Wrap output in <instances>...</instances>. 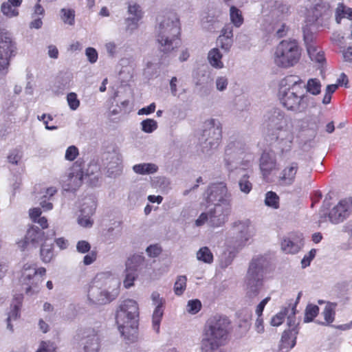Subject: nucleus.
<instances>
[{"instance_id":"obj_61","label":"nucleus","mask_w":352,"mask_h":352,"mask_svg":"<svg viewBox=\"0 0 352 352\" xmlns=\"http://www.w3.org/2000/svg\"><path fill=\"white\" fill-rule=\"evenodd\" d=\"M228 85V79L226 77H218L216 80L217 89L219 91H223Z\"/></svg>"},{"instance_id":"obj_55","label":"nucleus","mask_w":352,"mask_h":352,"mask_svg":"<svg viewBox=\"0 0 352 352\" xmlns=\"http://www.w3.org/2000/svg\"><path fill=\"white\" fill-rule=\"evenodd\" d=\"M232 36V30L230 26L224 28L221 30V34L219 35L218 41L223 43L224 40L230 38Z\"/></svg>"},{"instance_id":"obj_13","label":"nucleus","mask_w":352,"mask_h":352,"mask_svg":"<svg viewBox=\"0 0 352 352\" xmlns=\"http://www.w3.org/2000/svg\"><path fill=\"white\" fill-rule=\"evenodd\" d=\"M47 240L45 232L37 226H30L28 229L24 239L18 242L19 246L24 250L28 245H36L40 243H44Z\"/></svg>"},{"instance_id":"obj_37","label":"nucleus","mask_w":352,"mask_h":352,"mask_svg":"<svg viewBox=\"0 0 352 352\" xmlns=\"http://www.w3.org/2000/svg\"><path fill=\"white\" fill-rule=\"evenodd\" d=\"M265 203L267 206L277 209L279 207V197L276 192L269 191L265 195Z\"/></svg>"},{"instance_id":"obj_59","label":"nucleus","mask_w":352,"mask_h":352,"mask_svg":"<svg viewBox=\"0 0 352 352\" xmlns=\"http://www.w3.org/2000/svg\"><path fill=\"white\" fill-rule=\"evenodd\" d=\"M270 300V297L267 296L263 299L260 303L257 305L256 308V314L257 316H263V311L264 310V308L266 305V304Z\"/></svg>"},{"instance_id":"obj_40","label":"nucleus","mask_w":352,"mask_h":352,"mask_svg":"<svg viewBox=\"0 0 352 352\" xmlns=\"http://www.w3.org/2000/svg\"><path fill=\"white\" fill-rule=\"evenodd\" d=\"M248 175H244L239 181V188L241 192L248 194L252 189V184L249 179Z\"/></svg>"},{"instance_id":"obj_9","label":"nucleus","mask_w":352,"mask_h":352,"mask_svg":"<svg viewBox=\"0 0 352 352\" xmlns=\"http://www.w3.org/2000/svg\"><path fill=\"white\" fill-rule=\"evenodd\" d=\"M77 340L82 346L83 352H98L100 350V338L94 329H80L77 333Z\"/></svg>"},{"instance_id":"obj_44","label":"nucleus","mask_w":352,"mask_h":352,"mask_svg":"<svg viewBox=\"0 0 352 352\" xmlns=\"http://www.w3.org/2000/svg\"><path fill=\"white\" fill-rule=\"evenodd\" d=\"M142 130L145 133H152L157 128V123L153 119L147 118L141 122Z\"/></svg>"},{"instance_id":"obj_42","label":"nucleus","mask_w":352,"mask_h":352,"mask_svg":"<svg viewBox=\"0 0 352 352\" xmlns=\"http://www.w3.org/2000/svg\"><path fill=\"white\" fill-rule=\"evenodd\" d=\"M126 275L123 281V284L125 288L128 289L134 285V281L138 277L137 272L133 270H128L126 267L125 270Z\"/></svg>"},{"instance_id":"obj_4","label":"nucleus","mask_w":352,"mask_h":352,"mask_svg":"<svg viewBox=\"0 0 352 352\" xmlns=\"http://www.w3.org/2000/svg\"><path fill=\"white\" fill-rule=\"evenodd\" d=\"M294 78V76H289L281 80L278 98L287 110L299 111L307 96L302 82Z\"/></svg>"},{"instance_id":"obj_25","label":"nucleus","mask_w":352,"mask_h":352,"mask_svg":"<svg viewBox=\"0 0 352 352\" xmlns=\"http://www.w3.org/2000/svg\"><path fill=\"white\" fill-rule=\"evenodd\" d=\"M126 14L127 16L142 21L144 15V12L138 3L134 1H130L126 3Z\"/></svg>"},{"instance_id":"obj_12","label":"nucleus","mask_w":352,"mask_h":352,"mask_svg":"<svg viewBox=\"0 0 352 352\" xmlns=\"http://www.w3.org/2000/svg\"><path fill=\"white\" fill-rule=\"evenodd\" d=\"M231 212L230 204L217 206L209 211V225L213 228L221 227L228 221Z\"/></svg>"},{"instance_id":"obj_46","label":"nucleus","mask_w":352,"mask_h":352,"mask_svg":"<svg viewBox=\"0 0 352 352\" xmlns=\"http://www.w3.org/2000/svg\"><path fill=\"white\" fill-rule=\"evenodd\" d=\"M201 309V302L198 299L190 300L188 302L187 311L191 314H196Z\"/></svg>"},{"instance_id":"obj_36","label":"nucleus","mask_w":352,"mask_h":352,"mask_svg":"<svg viewBox=\"0 0 352 352\" xmlns=\"http://www.w3.org/2000/svg\"><path fill=\"white\" fill-rule=\"evenodd\" d=\"M16 8L17 7L13 6L12 3L8 1L1 5V10L5 16L12 18L16 16L19 14Z\"/></svg>"},{"instance_id":"obj_27","label":"nucleus","mask_w":352,"mask_h":352,"mask_svg":"<svg viewBox=\"0 0 352 352\" xmlns=\"http://www.w3.org/2000/svg\"><path fill=\"white\" fill-rule=\"evenodd\" d=\"M222 54L219 50L217 47L212 49L208 55V59L210 64L215 68L221 69L223 67L221 61Z\"/></svg>"},{"instance_id":"obj_6","label":"nucleus","mask_w":352,"mask_h":352,"mask_svg":"<svg viewBox=\"0 0 352 352\" xmlns=\"http://www.w3.org/2000/svg\"><path fill=\"white\" fill-rule=\"evenodd\" d=\"M300 56L299 45H277L274 52V62L278 67L287 68L296 65Z\"/></svg>"},{"instance_id":"obj_28","label":"nucleus","mask_w":352,"mask_h":352,"mask_svg":"<svg viewBox=\"0 0 352 352\" xmlns=\"http://www.w3.org/2000/svg\"><path fill=\"white\" fill-rule=\"evenodd\" d=\"M281 249L287 254H296L300 250V245L290 238H285L281 242Z\"/></svg>"},{"instance_id":"obj_19","label":"nucleus","mask_w":352,"mask_h":352,"mask_svg":"<svg viewBox=\"0 0 352 352\" xmlns=\"http://www.w3.org/2000/svg\"><path fill=\"white\" fill-rule=\"evenodd\" d=\"M328 8L322 4H317L313 8L309 10L306 18V22L310 25H319L320 18L323 16H329Z\"/></svg>"},{"instance_id":"obj_31","label":"nucleus","mask_w":352,"mask_h":352,"mask_svg":"<svg viewBox=\"0 0 352 352\" xmlns=\"http://www.w3.org/2000/svg\"><path fill=\"white\" fill-rule=\"evenodd\" d=\"M41 258L43 262L50 263L54 256L53 244L43 243L40 251Z\"/></svg>"},{"instance_id":"obj_20","label":"nucleus","mask_w":352,"mask_h":352,"mask_svg":"<svg viewBox=\"0 0 352 352\" xmlns=\"http://www.w3.org/2000/svg\"><path fill=\"white\" fill-rule=\"evenodd\" d=\"M82 172L76 170L71 172L64 181V188L67 191L76 190L82 183Z\"/></svg>"},{"instance_id":"obj_60","label":"nucleus","mask_w":352,"mask_h":352,"mask_svg":"<svg viewBox=\"0 0 352 352\" xmlns=\"http://www.w3.org/2000/svg\"><path fill=\"white\" fill-rule=\"evenodd\" d=\"M41 213L42 211L39 208H33L29 210V216L32 222H36L38 218L41 217Z\"/></svg>"},{"instance_id":"obj_54","label":"nucleus","mask_w":352,"mask_h":352,"mask_svg":"<svg viewBox=\"0 0 352 352\" xmlns=\"http://www.w3.org/2000/svg\"><path fill=\"white\" fill-rule=\"evenodd\" d=\"M12 41L11 33L5 30H0V44H11Z\"/></svg>"},{"instance_id":"obj_58","label":"nucleus","mask_w":352,"mask_h":352,"mask_svg":"<svg viewBox=\"0 0 352 352\" xmlns=\"http://www.w3.org/2000/svg\"><path fill=\"white\" fill-rule=\"evenodd\" d=\"M97 251L92 250L89 252L87 254L84 256L83 263L85 265H89L93 263L97 258Z\"/></svg>"},{"instance_id":"obj_10","label":"nucleus","mask_w":352,"mask_h":352,"mask_svg":"<svg viewBox=\"0 0 352 352\" xmlns=\"http://www.w3.org/2000/svg\"><path fill=\"white\" fill-rule=\"evenodd\" d=\"M263 278V267L262 258H257L252 259L250 264L247 274V281L252 291L256 295L258 293V287L262 285Z\"/></svg>"},{"instance_id":"obj_22","label":"nucleus","mask_w":352,"mask_h":352,"mask_svg":"<svg viewBox=\"0 0 352 352\" xmlns=\"http://www.w3.org/2000/svg\"><path fill=\"white\" fill-rule=\"evenodd\" d=\"M283 133V138L280 139L279 136H278L276 138V147L281 154L287 153L292 149L293 142V135L290 132L284 131Z\"/></svg>"},{"instance_id":"obj_49","label":"nucleus","mask_w":352,"mask_h":352,"mask_svg":"<svg viewBox=\"0 0 352 352\" xmlns=\"http://www.w3.org/2000/svg\"><path fill=\"white\" fill-rule=\"evenodd\" d=\"M324 318L327 324L333 322L335 319V311L331 305H327L322 312Z\"/></svg>"},{"instance_id":"obj_33","label":"nucleus","mask_w":352,"mask_h":352,"mask_svg":"<svg viewBox=\"0 0 352 352\" xmlns=\"http://www.w3.org/2000/svg\"><path fill=\"white\" fill-rule=\"evenodd\" d=\"M60 17L64 23L73 25L75 23V11L72 8H62L60 10Z\"/></svg>"},{"instance_id":"obj_56","label":"nucleus","mask_w":352,"mask_h":352,"mask_svg":"<svg viewBox=\"0 0 352 352\" xmlns=\"http://www.w3.org/2000/svg\"><path fill=\"white\" fill-rule=\"evenodd\" d=\"M146 252L148 254V256L151 257H156L161 254L162 248L160 245L157 244L151 245L146 248Z\"/></svg>"},{"instance_id":"obj_47","label":"nucleus","mask_w":352,"mask_h":352,"mask_svg":"<svg viewBox=\"0 0 352 352\" xmlns=\"http://www.w3.org/2000/svg\"><path fill=\"white\" fill-rule=\"evenodd\" d=\"M67 100L71 109L76 110L78 108L80 105V101L78 99L76 93L71 92L68 94L67 96Z\"/></svg>"},{"instance_id":"obj_1","label":"nucleus","mask_w":352,"mask_h":352,"mask_svg":"<svg viewBox=\"0 0 352 352\" xmlns=\"http://www.w3.org/2000/svg\"><path fill=\"white\" fill-rule=\"evenodd\" d=\"M232 330V322L228 316L217 314L210 317L204 327L201 352H214L225 346Z\"/></svg>"},{"instance_id":"obj_43","label":"nucleus","mask_w":352,"mask_h":352,"mask_svg":"<svg viewBox=\"0 0 352 352\" xmlns=\"http://www.w3.org/2000/svg\"><path fill=\"white\" fill-rule=\"evenodd\" d=\"M321 85L316 78L309 79L307 85V90L313 95H318L320 92Z\"/></svg>"},{"instance_id":"obj_35","label":"nucleus","mask_w":352,"mask_h":352,"mask_svg":"<svg viewBox=\"0 0 352 352\" xmlns=\"http://www.w3.org/2000/svg\"><path fill=\"white\" fill-rule=\"evenodd\" d=\"M23 157V151L21 148H15L12 149L8 157V162L14 165H18Z\"/></svg>"},{"instance_id":"obj_51","label":"nucleus","mask_w":352,"mask_h":352,"mask_svg":"<svg viewBox=\"0 0 352 352\" xmlns=\"http://www.w3.org/2000/svg\"><path fill=\"white\" fill-rule=\"evenodd\" d=\"M78 155V149L75 146H69L65 152V159L68 161H74Z\"/></svg>"},{"instance_id":"obj_3","label":"nucleus","mask_w":352,"mask_h":352,"mask_svg":"<svg viewBox=\"0 0 352 352\" xmlns=\"http://www.w3.org/2000/svg\"><path fill=\"white\" fill-rule=\"evenodd\" d=\"M181 23L177 13L165 12L157 16L155 36L158 44H173L180 41Z\"/></svg>"},{"instance_id":"obj_41","label":"nucleus","mask_w":352,"mask_h":352,"mask_svg":"<svg viewBox=\"0 0 352 352\" xmlns=\"http://www.w3.org/2000/svg\"><path fill=\"white\" fill-rule=\"evenodd\" d=\"M141 21L127 16L124 19L125 30L130 34L138 30Z\"/></svg>"},{"instance_id":"obj_32","label":"nucleus","mask_w":352,"mask_h":352,"mask_svg":"<svg viewBox=\"0 0 352 352\" xmlns=\"http://www.w3.org/2000/svg\"><path fill=\"white\" fill-rule=\"evenodd\" d=\"M230 18L232 24L236 28H239L243 23L242 12L234 6L230 8Z\"/></svg>"},{"instance_id":"obj_26","label":"nucleus","mask_w":352,"mask_h":352,"mask_svg":"<svg viewBox=\"0 0 352 352\" xmlns=\"http://www.w3.org/2000/svg\"><path fill=\"white\" fill-rule=\"evenodd\" d=\"M145 259L142 255L135 254L129 257L126 262L128 270L138 272L144 265Z\"/></svg>"},{"instance_id":"obj_11","label":"nucleus","mask_w":352,"mask_h":352,"mask_svg":"<svg viewBox=\"0 0 352 352\" xmlns=\"http://www.w3.org/2000/svg\"><path fill=\"white\" fill-rule=\"evenodd\" d=\"M118 295L119 289L118 288L108 292L94 285L89 286L87 293L89 300L95 305L108 304L115 300Z\"/></svg>"},{"instance_id":"obj_21","label":"nucleus","mask_w":352,"mask_h":352,"mask_svg":"<svg viewBox=\"0 0 352 352\" xmlns=\"http://www.w3.org/2000/svg\"><path fill=\"white\" fill-rule=\"evenodd\" d=\"M15 45H0V72H7L10 58L14 56Z\"/></svg>"},{"instance_id":"obj_5","label":"nucleus","mask_w":352,"mask_h":352,"mask_svg":"<svg viewBox=\"0 0 352 352\" xmlns=\"http://www.w3.org/2000/svg\"><path fill=\"white\" fill-rule=\"evenodd\" d=\"M46 270L45 267L36 268V263H25L21 270V275L19 282L24 287L23 289L27 294L37 292L39 283L42 282V279L36 277V275L41 277L45 275Z\"/></svg>"},{"instance_id":"obj_14","label":"nucleus","mask_w":352,"mask_h":352,"mask_svg":"<svg viewBox=\"0 0 352 352\" xmlns=\"http://www.w3.org/2000/svg\"><path fill=\"white\" fill-rule=\"evenodd\" d=\"M151 298L153 305H155L152 316L153 328L158 333L160 331V322L164 315L166 300L160 297V294L157 292H153L151 294Z\"/></svg>"},{"instance_id":"obj_16","label":"nucleus","mask_w":352,"mask_h":352,"mask_svg":"<svg viewBox=\"0 0 352 352\" xmlns=\"http://www.w3.org/2000/svg\"><path fill=\"white\" fill-rule=\"evenodd\" d=\"M298 168V164L295 162L289 163L285 166L278 177L279 185L283 186L292 185L295 182Z\"/></svg>"},{"instance_id":"obj_15","label":"nucleus","mask_w":352,"mask_h":352,"mask_svg":"<svg viewBox=\"0 0 352 352\" xmlns=\"http://www.w3.org/2000/svg\"><path fill=\"white\" fill-rule=\"evenodd\" d=\"M298 331L296 327L285 330L281 335L277 352H289L296 344Z\"/></svg>"},{"instance_id":"obj_63","label":"nucleus","mask_w":352,"mask_h":352,"mask_svg":"<svg viewBox=\"0 0 352 352\" xmlns=\"http://www.w3.org/2000/svg\"><path fill=\"white\" fill-rule=\"evenodd\" d=\"M206 222L209 223V212H202L197 218V219L195 221V225L197 226H203Z\"/></svg>"},{"instance_id":"obj_52","label":"nucleus","mask_w":352,"mask_h":352,"mask_svg":"<svg viewBox=\"0 0 352 352\" xmlns=\"http://www.w3.org/2000/svg\"><path fill=\"white\" fill-rule=\"evenodd\" d=\"M76 250L79 253L85 254L90 251V243L84 240L79 241L76 244Z\"/></svg>"},{"instance_id":"obj_62","label":"nucleus","mask_w":352,"mask_h":352,"mask_svg":"<svg viewBox=\"0 0 352 352\" xmlns=\"http://www.w3.org/2000/svg\"><path fill=\"white\" fill-rule=\"evenodd\" d=\"M155 104L154 102L151 103L147 107H143L139 109L138 114V115H148L153 113L155 111Z\"/></svg>"},{"instance_id":"obj_38","label":"nucleus","mask_w":352,"mask_h":352,"mask_svg":"<svg viewBox=\"0 0 352 352\" xmlns=\"http://www.w3.org/2000/svg\"><path fill=\"white\" fill-rule=\"evenodd\" d=\"M319 307L316 305L309 304L307 306L305 314V322H311L318 314Z\"/></svg>"},{"instance_id":"obj_29","label":"nucleus","mask_w":352,"mask_h":352,"mask_svg":"<svg viewBox=\"0 0 352 352\" xmlns=\"http://www.w3.org/2000/svg\"><path fill=\"white\" fill-rule=\"evenodd\" d=\"M133 170L137 174L146 175L157 172L158 167L155 164L143 163L134 165L133 166Z\"/></svg>"},{"instance_id":"obj_48","label":"nucleus","mask_w":352,"mask_h":352,"mask_svg":"<svg viewBox=\"0 0 352 352\" xmlns=\"http://www.w3.org/2000/svg\"><path fill=\"white\" fill-rule=\"evenodd\" d=\"M309 25H310L307 23L306 27L303 28V38L305 44H310L311 43L314 42L315 38V34L311 28L309 27Z\"/></svg>"},{"instance_id":"obj_30","label":"nucleus","mask_w":352,"mask_h":352,"mask_svg":"<svg viewBox=\"0 0 352 352\" xmlns=\"http://www.w3.org/2000/svg\"><path fill=\"white\" fill-rule=\"evenodd\" d=\"M343 18H346L350 20L352 19V8L345 6L343 3H338L336 12V20L338 23Z\"/></svg>"},{"instance_id":"obj_39","label":"nucleus","mask_w":352,"mask_h":352,"mask_svg":"<svg viewBox=\"0 0 352 352\" xmlns=\"http://www.w3.org/2000/svg\"><path fill=\"white\" fill-rule=\"evenodd\" d=\"M187 278L186 276L177 277L174 285V292L176 295H182L186 288Z\"/></svg>"},{"instance_id":"obj_34","label":"nucleus","mask_w":352,"mask_h":352,"mask_svg":"<svg viewBox=\"0 0 352 352\" xmlns=\"http://www.w3.org/2000/svg\"><path fill=\"white\" fill-rule=\"evenodd\" d=\"M197 258L206 263H211L213 261V254L208 247L200 248L197 253Z\"/></svg>"},{"instance_id":"obj_57","label":"nucleus","mask_w":352,"mask_h":352,"mask_svg":"<svg viewBox=\"0 0 352 352\" xmlns=\"http://www.w3.org/2000/svg\"><path fill=\"white\" fill-rule=\"evenodd\" d=\"M86 56L91 63H94L98 60V52L94 47H87L85 51Z\"/></svg>"},{"instance_id":"obj_64","label":"nucleus","mask_w":352,"mask_h":352,"mask_svg":"<svg viewBox=\"0 0 352 352\" xmlns=\"http://www.w3.org/2000/svg\"><path fill=\"white\" fill-rule=\"evenodd\" d=\"M343 58L345 61L352 62V46L349 45L346 49L342 50Z\"/></svg>"},{"instance_id":"obj_18","label":"nucleus","mask_w":352,"mask_h":352,"mask_svg":"<svg viewBox=\"0 0 352 352\" xmlns=\"http://www.w3.org/2000/svg\"><path fill=\"white\" fill-rule=\"evenodd\" d=\"M349 206L346 201L341 200L329 212V220L333 223H338L343 221L348 217Z\"/></svg>"},{"instance_id":"obj_24","label":"nucleus","mask_w":352,"mask_h":352,"mask_svg":"<svg viewBox=\"0 0 352 352\" xmlns=\"http://www.w3.org/2000/svg\"><path fill=\"white\" fill-rule=\"evenodd\" d=\"M307 52L311 60L322 65L326 63L325 54L320 45H307Z\"/></svg>"},{"instance_id":"obj_50","label":"nucleus","mask_w":352,"mask_h":352,"mask_svg":"<svg viewBox=\"0 0 352 352\" xmlns=\"http://www.w3.org/2000/svg\"><path fill=\"white\" fill-rule=\"evenodd\" d=\"M56 349V346L54 342L43 341L36 352H54Z\"/></svg>"},{"instance_id":"obj_53","label":"nucleus","mask_w":352,"mask_h":352,"mask_svg":"<svg viewBox=\"0 0 352 352\" xmlns=\"http://www.w3.org/2000/svg\"><path fill=\"white\" fill-rule=\"evenodd\" d=\"M316 254V249H311L309 253L303 257L301 261L302 267L303 268L309 266L311 261L314 259Z\"/></svg>"},{"instance_id":"obj_45","label":"nucleus","mask_w":352,"mask_h":352,"mask_svg":"<svg viewBox=\"0 0 352 352\" xmlns=\"http://www.w3.org/2000/svg\"><path fill=\"white\" fill-rule=\"evenodd\" d=\"M289 308L285 307L283 310L276 314L271 320L272 326L278 327L283 323L286 315L288 314Z\"/></svg>"},{"instance_id":"obj_8","label":"nucleus","mask_w":352,"mask_h":352,"mask_svg":"<svg viewBox=\"0 0 352 352\" xmlns=\"http://www.w3.org/2000/svg\"><path fill=\"white\" fill-rule=\"evenodd\" d=\"M206 128L204 130L202 140H204V148L207 151L219 146L221 137L222 129L220 124H217L214 119H210L205 122Z\"/></svg>"},{"instance_id":"obj_23","label":"nucleus","mask_w":352,"mask_h":352,"mask_svg":"<svg viewBox=\"0 0 352 352\" xmlns=\"http://www.w3.org/2000/svg\"><path fill=\"white\" fill-rule=\"evenodd\" d=\"M23 296L22 294H18L14 296L12 304V309L9 313L7 318L8 327L12 330V326L10 324L11 320H16L19 316L21 307L22 305Z\"/></svg>"},{"instance_id":"obj_2","label":"nucleus","mask_w":352,"mask_h":352,"mask_svg":"<svg viewBox=\"0 0 352 352\" xmlns=\"http://www.w3.org/2000/svg\"><path fill=\"white\" fill-rule=\"evenodd\" d=\"M138 317V305L132 299L123 300L116 311V320L118 329L124 339L129 342H133L137 338Z\"/></svg>"},{"instance_id":"obj_17","label":"nucleus","mask_w":352,"mask_h":352,"mask_svg":"<svg viewBox=\"0 0 352 352\" xmlns=\"http://www.w3.org/2000/svg\"><path fill=\"white\" fill-rule=\"evenodd\" d=\"M259 168L263 179H267L277 169L276 160L269 152L263 151L259 160Z\"/></svg>"},{"instance_id":"obj_7","label":"nucleus","mask_w":352,"mask_h":352,"mask_svg":"<svg viewBox=\"0 0 352 352\" xmlns=\"http://www.w3.org/2000/svg\"><path fill=\"white\" fill-rule=\"evenodd\" d=\"M229 197L230 195L228 193V188L225 183L212 184L208 188L206 191V196L205 197L206 206L208 207L213 205L214 207H216L217 206H221L226 204H230Z\"/></svg>"}]
</instances>
